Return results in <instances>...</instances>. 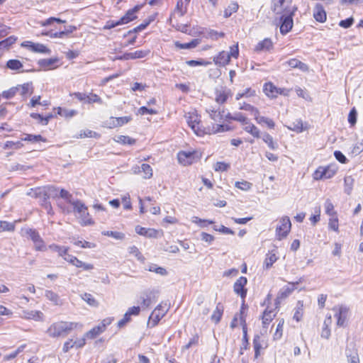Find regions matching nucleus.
Segmentation results:
<instances>
[{
    "label": "nucleus",
    "instance_id": "nucleus-25",
    "mask_svg": "<svg viewBox=\"0 0 363 363\" xmlns=\"http://www.w3.org/2000/svg\"><path fill=\"white\" fill-rule=\"evenodd\" d=\"M213 61L216 65L219 66H225L230 62V58L228 52L222 51L220 52L218 55L214 57Z\"/></svg>",
    "mask_w": 363,
    "mask_h": 363
},
{
    "label": "nucleus",
    "instance_id": "nucleus-1",
    "mask_svg": "<svg viewBox=\"0 0 363 363\" xmlns=\"http://www.w3.org/2000/svg\"><path fill=\"white\" fill-rule=\"evenodd\" d=\"M82 327L83 325L80 323L61 320L51 324L46 333L51 337H59L67 335L74 329Z\"/></svg>",
    "mask_w": 363,
    "mask_h": 363
},
{
    "label": "nucleus",
    "instance_id": "nucleus-41",
    "mask_svg": "<svg viewBox=\"0 0 363 363\" xmlns=\"http://www.w3.org/2000/svg\"><path fill=\"white\" fill-rule=\"evenodd\" d=\"M206 111L208 113L210 118L216 122H220L223 118V111L208 108Z\"/></svg>",
    "mask_w": 363,
    "mask_h": 363
},
{
    "label": "nucleus",
    "instance_id": "nucleus-48",
    "mask_svg": "<svg viewBox=\"0 0 363 363\" xmlns=\"http://www.w3.org/2000/svg\"><path fill=\"white\" fill-rule=\"evenodd\" d=\"M274 316L275 314H274L273 311L268 310V308H267L264 311L262 315V324L264 325V326H265L266 325H269Z\"/></svg>",
    "mask_w": 363,
    "mask_h": 363
},
{
    "label": "nucleus",
    "instance_id": "nucleus-35",
    "mask_svg": "<svg viewBox=\"0 0 363 363\" xmlns=\"http://www.w3.org/2000/svg\"><path fill=\"white\" fill-rule=\"evenodd\" d=\"M41 96H34L30 100L28 106L31 108L35 107L37 105H42L43 106L48 107L50 105V101L48 100H45L43 101H40Z\"/></svg>",
    "mask_w": 363,
    "mask_h": 363
},
{
    "label": "nucleus",
    "instance_id": "nucleus-17",
    "mask_svg": "<svg viewBox=\"0 0 363 363\" xmlns=\"http://www.w3.org/2000/svg\"><path fill=\"white\" fill-rule=\"evenodd\" d=\"M247 283V279L245 277H240L234 284L233 290L235 294L240 296L242 299H245L247 295V289L245 286Z\"/></svg>",
    "mask_w": 363,
    "mask_h": 363
},
{
    "label": "nucleus",
    "instance_id": "nucleus-23",
    "mask_svg": "<svg viewBox=\"0 0 363 363\" xmlns=\"http://www.w3.org/2000/svg\"><path fill=\"white\" fill-rule=\"evenodd\" d=\"M53 109L57 111V116L65 119H70L78 114V111L75 109H67L61 106L55 107Z\"/></svg>",
    "mask_w": 363,
    "mask_h": 363
},
{
    "label": "nucleus",
    "instance_id": "nucleus-63",
    "mask_svg": "<svg viewBox=\"0 0 363 363\" xmlns=\"http://www.w3.org/2000/svg\"><path fill=\"white\" fill-rule=\"evenodd\" d=\"M129 253L135 257L140 261L144 260L143 255L140 252L139 249L135 246H131L129 247Z\"/></svg>",
    "mask_w": 363,
    "mask_h": 363
},
{
    "label": "nucleus",
    "instance_id": "nucleus-3",
    "mask_svg": "<svg viewBox=\"0 0 363 363\" xmlns=\"http://www.w3.org/2000/svg\"><path fill=\"white\" fill-rule=\"evenodd\" d=\"M55 191H56V188L52 186H38L30 189L27 195L35 199H39L41 203L49 200L51 193Z\"/></svg>",
    "mask_w": 363,
    "mask_h": 363
},
{
    "label": "nucleus",
    "instance_id": "nucleus-34",
    "mask_svg": "<svg viewBox=\"0 0 363 363\" xmlns=\"http://www.w3.org/2000/svg\"><path fill=\"white\" fill-rule=\"evenodd\" d=\"M49 248L55 252H57L58 253V255L62 257H67L69 251L68 247H63L58 245L57 244H51L49 245Z\"/></svg>",
    "mask_w": 363,
    "mask_h": 363
},
{
    "label": "nucleus",
    "instance_id": "nucleus-62",
    "mask_svg": "<svg viewBox=\"0 0 363 363\" xmlns=\"http://www.w3.org/2000/svg\"><path fill=\"white\" fill-rule=\"evenodd\" d=\"M322 169L323 173H325V179L332 178L337 172V169L335 168L330 166L322 167Z\"/></svg>",
    "mask_w": 363,
    "mask_h": 363
},
{
    "label": "nucleus",
    "instance_id": "nucleus-50",
    "mask_svg": "<svg viewBox=\"0 0 363 363\" xmlns=\"http://www.w3.org/2000/svg\"><path fill=\"white\" fill-rule=\"evenodd\" d=\"M115 141L122 145H133L136 142L135 139L127 135H120L117 140L115 139Z\"/></svg>",
    "mask_w": 363,
    "mask_h": 363
},
{
    "label": "nucleus",
    "instance_id": "nucleus-6",
    "mask_svg": "<svg viewBox=\"0 0 363 363\" xmlns=\"http://www.w3.org/2000/svg\"><path fill=\"white\" fill-rule=\"evenodd\" d=\"M71 205L73 206L74 210L77 212L79 215H86L88 218H83L81 221V225L86 226L91 225L94 223L93 219L91 218L87 207L79 200L74 201Z\"/></svg>",
    "mask_w": 363,
    "mask_h": 363
},
{
    "label": "nucleus",
    "instance_id": "nucleus-12",
    "mask_svg": "<svg viewBox=\"0 0 363 363\" xmlns=\"http://www.w3.org/2000/svg\"><path fill=\"white\" fill-rule=\"evenodd\" d=\"M64 259L69 264L84 271H90L94 269V265L92 264L84 262L77 257L72 255H68L67 257H64Z\"/></svg>",
    "mask_w": 363,
    "mask_h": 363
},
{
    "label": "nucleus",
    "instance_id": "nucleus-2",
    "mask_svg": "<svg viewBox=\"0 0 363 363\" xmlns=\"http://www.w3.org/2000/svg\"><path fill=\"white\" fill-rule=\"evenodd\" d=\"M186 122L191 130L198 136H202L206 134V128L201 124L200 116L196 111L189 112L186 115Z\"/></svg>",
    "mask_w": 363,
    "mask_h": 363
},
{
    "label": "nucleus",
    "instance_id": "nucleus-18",
    "mask_svg": "<svg viewBox=\"0 0 363 363\" xmlns=\"http://www.w3.org/2000/svg\"><path fill=\"white\" fill-rule=\"evenodd\" d=\"M195 152L180 151L177 154V159L179 163L183 165H189L194 162Z\"/></svg>",
    "mask_w": 363,
    "mask_h": 363
},
{
    "label": "nucleus",
    "instance_id": "nucleus-51",
    "mask_svg": "<svg viewBox=\"0 0 363 363\" xmlns=\"http://www.w3.org/2000/svg\"><path fill=\"white\" fill-rule=\"evenodd\" d=\"M258 121L257 123L261 125L263 124H265L268 128L269 129H274L275 127V123L274 121L269 118H267L264 116H261L260 118H257Z\"/></svg>",
    "mask_w": 363,
    "mask_h": 363
},
{
    "label": "nucleus",
    "instance_id": "nucleus-42",
    "mask_svg": "<svg viewBox=\"0 0 363 363\" xmlns=\"http://www.w3.org/2000/svg\"><path fill=\"white\" fill-rule=\"evenodd\" d=\"M223 313V306L220 303H218L216 306V310L213 311L211 315L212 321L215 322V323H219L222 318Z\"/></svg>",
    "mask_w": 363,
    "mask_h": 363
},
{
    "label": "nucleus",
    "instance_id": "nucleus-4",
    "mask_svg": "<svg viewBox=\"0 0 363 363\" xmlns=\"http://www.w3.org/2000/svg\"><path fill=\"white\" fill-rule=\"evenodd\" d=\"M296 9H291L289 11L282 12L280 17V32L282 35L288 33L293 27V16Z\"/></svg>",
    "mask_w": 363,
    "mask_h": 363
},
{
    "label": "nucleus",
    "instance_id": "nucleus-38",
    "mask_svg": "<svg viewBox=\"0 0 363 363\" xmlns=\"http://www.w3.org/2000/svg\"><path fill=\"white\" fill-rule=\"evenodd\" d=\"M354 183V179L352 176H346L344 178V191L347 195H350Z\"/></svg>",
    "mask_w": 363,
    "mask_h": 363
},
{
    "label": "nucleus",
    "instance_id": "nucleus-53",
    "mask_svg": "<svg viewBox=\"0 0 363 363\" xmlns=\"http://www.w3.org/2000/svg\"><path fill=\"white\" fill-rule=\"evenodd\" d=\"M6 66L11 70H19L23 68V64L18 60H9L6 62Z\"/></svg>",
    "mask_w": 363,
    "mask_h": 363
},
{
    "label": "nucleus",
    "instance_id": "nucleus-7",
    "mask_svg": "<svg viewBox=\"0 0 363 363\" xmlns=\"http://www.w3.org/2000/svg\"><path fill=\"white\" fill-rule=\"evenodd\" d=\"M280 225L276 228V236L279 240L286 238L291 230V223L288 216H284L280 220Z\"/></svg>",
    "mask_w": 363,
    "mask_h": 363
},
{
    "label": "nucleus",
    "instance_id": "nucleus-49",
    "mask_svg": "<svg viewBox=\"0 0 363 363\" xmlns=\"http://www.w3.org/2000/svg\"><path fill=\"white\" fill-rule=\"evenodd\" d=\"M54 23H65L66 21L65 20H62V19L59 18L50 17V18L45 19V21H41L40 23V24L43 27H46V26L52 25Z\"/></svg>",
    "mask_w": 363,
    "mask_h": 363
},
{
    "label": "nucleus",
    "instance_id": "nucleus-14",
    "mask_svg": "<svg viewBox=\"0 0 363 363\" xmlns=\"http://www.w3.org/2000/svg\"><path fill=\"white\" fill-rule=\"evenodd\" d=\"M149 50H136L133 52H125L121 55H117L115 54V60H128L135 59H141L147 57L150 54Z\"/></svg>",
    "mask_w": 363,
    "mask_h": 363
},
{
    "label": "nucleus",
    "instance_id": "nucleus-54",
    "mask_svg": "<svg viewBox=\"0 0 363 363\" xmlns=\"http://www.w3.org/2000/svg\"><path fill=\"white\" fill-rule=\"evenodd\" d=\"M82 298L90 306L96 307L98 306V302L95 298L89 293H84L82 295Z\"/></svg>",
    "mask_w": 363,
    "mask_h": 363
},
{
    "label": "nucleus",
    "instance_id": "nucleus-39",
    "mask_svg": "<svg viewBox=\"0 0 363 363\" xmlns=\"http://www.w3.org/2000/svg\"><path fill=\"white\" fill-rule=\"evenodd\" d=\"M189 1L190 0H179L177 1L175 11L180 16H183L186 13Z\"/></svg>",
    "mask_w": 363,
    "mask_h": 363
},
{
    "label": "nucleus",
    "instance_id": "nucleus-61",
    "mask_svg": "<svg viewBox=\"0 0 363 363\" xmlns=\"http://www.w3.org/2000/svg\"><path fill=\"white\" fill-rule=\"evenodd\" d=\"M99 135L97 133L92 131L91 130H82L79 133V136H78L79 138H99Z\"/></svg>",
    "mask_w": 363,
    "mask_h": 363
},
{
    "label": "nucleus",
    "instance_id": "nucleus-37",
    "mask_svg": "<svg viewBox=\"0 0 363 363\" xmlns=\"http://www.w3.org/2000/svg\"><path fill=\"white\" fill-rule=\"evenodd\" d=\"M260 138L262 139V140L268 145L270 149L275 150L278 147L277 143L274 141L272 136L270 135L268 133H262Z\"/></svg>",
    "mask_w": 363,
    "mask_h": 363
},
{
    "label": "nucleus",
    "instance_id": "nucleus-40",
    "mask_svg": "<svg viewBox=\"0 0 363 363\" xmlns=\"http://www.w3.org/2000/svg\"><path fill=\"white\" fill-rule=\"evenodd\" d=\"M199 44V39H193L191 41L186 43H182L179 41L174 42V45L179 49H192L196 48Z\"/></svg>",
    "mask_w": 363,
    "mask_h": 363
},
{
    "label": "nucleus",
    "instance_id": "nucleus-20",
    "mask_svg": "<svg viewBox=\"0 0 363 363\" xmlns=\"http://www.w3.org/2000/svg\"><path fill=\"white\" fill-rule=\"evenodd\" d=\"M230 96H231L230 90L226 87H221L216 91V101L223 104L226 102Z\"/></svg>",
    "mask_w": 363,
    "mask_h": 363
},
{
    "label": "nucleus",
    "instance_id": "nucleus-5",
    "mask_svg": "<svg viewBox=\"0 0 363 363\" xmlns=\"http://www.w3.org/2000/svg\"><path fill=\"white\" fill-rule=\"evenodd\" d=\"M112 321L113 320L111 318L103 319L98 325L93 327L89 331L85 333V337L90 340L96 338L106 330L107 328L112 323Z\"/></svg>",
    "mask_w": 363,
    "mask_h": 363
},
{
    "label": "nucleus",
    "instance_id": "nucleus-58",
    "mask_svg": "<svg viewBox=\"0 0 363 363\" xmlns=\"http://www.w3.org/2000/svg\"><path fill=\"white\" fill-rule=\"evenodd\" d=\"M328 228L337 233L339 232L338 218L337 216H331L328 222Z\"/></svg>",
    "mask_w": 363,
    "mask_h": 363
},
{
    "label": "nucleus",
    "instance_id": "nucleus-11",
    "mask_svg": "<svg viewBox=\"0 0 363 363\" xmlns=\"http://www.w3.org/2000/svg\"><path fill=\"white\" fill-rule=\"evenodd\" d=\"M292 0H272V10L277 14L289 11L291 9H296L292 4Z\"/></svg>",
    "mask_w": 363,
    "mask_h": 363
},
{
    "label": "nucleus",
    "instance_id": "nucleus-24",
    "mask_svg": "<svg viewBox=\"0 0 363 363\" xmlns=\"http://www.w3.org/2000/svg\"><path fill=\"white\" fill-rule=\"evenodd\" d=\"M313 17L317 21L320 23H323L326 21V13L321 4H317L315 5L313 12Z\"/></svg>",
    "mask_w": 363,
    "mask_h": 363
},
{
    "label": "nucleus",
    "instance_id": "nucleus-52",
    "mask_svg": "<svg viewBox=\"0 0 363 363\" xmlns=\"http://www.w3.org/2000/svg\"><path fill=\"white\" fill-rule=\"evenodd\" d=\"M148 271L155 272L156 274H160L162 276H166L167 274V271L165 268L162 267H158L155 264H151L148 266Z\"/></svg>",
    "mask_w": 363,
    "mask_h": 363
},
{
    "label": "nucleus",
    "instance_id": "nucleus-56",
    "mask_svg": "<svg viewBox=\"0 0 363 363\" xmlns=\"http://www.w3.org/2000/svg\"><path fill=\"white\" fill-rule=\"evenodd\" d=\"M141 172H143V178L150 179L152 176V169L150 164L143 163L141 164Z\"/></svg>",
    "mask_w": 363,
    "mask_h": 363
},
{
    "label": "nucleus",
    "instance_id": "nucleus-44",
    "mask_svg": "<svg viewBox=\"0 0 363 363\" xmlns=\"http://www.w3.org/2000/svg\"><path fill=\"white\" fill-rule=\"evenodd\" d=\"M253 346L255 350V357L257 358L259 355L260 350L262 347L261 337L258 334H256L254 336Z\"/></svg>",
    "mask_w": 363,
    "mask_h": 363
},
{
    "label": "nucleus",
    "instance_id": "nucleus-29",
    "mask_svg": "<svg viewBox=\"0 0 363 363\" xmlns=\"http://www.w3.org/2000/svg\"><path fill=\"white\" fill-rule=\"evenodd\" d=\"M264 92L267 96L274 98L277 96L279 91L272 82H267L264 85Z\"/></svg>",
    "mask_w": 363,
    "mask_h": 363
},
{
    "label": "nucleus",
    "instance_id": "nucleus-26",
    "mask_svg": "<svg viewBox=\"0 0 363 363\" xmlns=\"http://www.w3.org/2000/svg\"><path fill=\"white\" fill-rule=\"evenodd\" d=\"M45 296L48 301L55 306H60L62 304V301L60 296L52 290H46L45 292Z\"/></svg>",
    "mask_w": 363,
    "mask_h": 363
},
{
    "label": "nucleus",
    "instance_id": "nucleus-57",
    "mask_svg": "<svg viewBox=\"0 0 363 363\" xmlns=\"http://www.w3.org/2000/svg\"><path fill=\"white\" fill-rule=\"evenodd\" d=\"M206 134H215L218 133H223L224 132V128L223 124H216L213 125L211 128L208 127L206 128Z\"/></svg>",
    "mask_w": 363,
    "mask_h": 363
},
{
    "label": "nucleus",
    "instance_id": "nucleus-64",
    "mask_svg": "<svg viewBox=\"0 0 363 363\" xmlns=\"http://www.w3.org/2000/svg\"><path fill=\"white\" fill-rule=\"evenodd\" d=\"M346 355L348 363H359V356L357 352H352L349 354L347 350Z\"/></svg>",
    "mask_w": 363,
    "mask_h": 363
},
{
    "label": "nucleus",
    "instance_id": "nucleus-27",
    "mask_svg": "<svg viewBox=\"0 0 363 363\" xmlns=\"http://www.w3.org/2000/svg\"><path fill=\"white\" fill-rule=\"evenodd\" d=\"M278 259L276 252L274 250L269 252L265 257L263 267L266 269L271 268L274 262Z\"/></svg>",
    "mask_w": 363,
    "mask_h": 363
},
{
    "label": "nucleus",
    "instance_id": "nucleus-47",
    "mask_svg": "<svg viewBox=\"0 0 363 363\" xmlns=\"http://www.w3.org/2000/svg\"><path fill=\"white\" fill-rule=\"evenodd\" d=\"M84 102L89 104H94V103L101 104L102 99L99 95L94 94L92 92H90L88 94H86V99H85Z\"/></svg>",
    "mask_w": 363,
    "mask_h": 363
},
{
    "label": "nucleus",
    "instance_id": "nucleus-8",
    "mask_svg": "<svg viewBox=\"0 0 363 363\" xmlns=\"http://www.w3.org/2000/svg\"><path fill=\"white\" fill-rule=\"evenodd\" d=\"M77 28L75 26L69 25L65 27L63 30L54 31L53 30H49L42 33L43 35L48 36L51 38H64L68 37L73 32L77 30Z\"/></svg>",
    "mask_w": 363,
    "mask_h": 363
},
{
    "label": "nucleus",
    "instance_id": "nucleus-10",
    "mask_svg": "<svg viewBox=\"0 0 363 363\" xmlns=\"http://www.w3.org/2000/svg\"><path fill=\"white\" fill-rule=\"evenodd\" d=\"M21 46L33 52L44 54H49L50 52V50L45 45L38 43H34L30 40L22 42Z\"/></svg>",
    "mask_w": 363,
    "mask_h": 363
},
{
    "label": "nucleus",
    "instance_id": "nucleus-31",
    "mask_svg": "<svg viewBox=\"0 0 363 363\" xmlns=\"http://www.w3.org/2000/svg\"><path fill=\"white\" fill-rule=\"evenodd\" d=\"M23 314L25 318L36 321L43 320L44 317L43 313L40 311H25Z\"/></svg>",
    "mask_w": 363,
    "mask_h": 363
},
{
    "label": "nucleus",
    "instance_id": "nucleus-46",
    "mask_svg": "<svg viewBox=\"0 0 363 363\" xmlns=\"http://www.w3.org/2000/svg\"><path fill=\"white\" fill-rule=\"evenodd\" d=\"M16 228L14 223H10L6 220H0V233L9 231L13 232Z\"/></svg>",
    "mask_w": 363,
    "mask_h": 363
},
{
    "label": "nucleus",
    "instance_id": "nucleus-16",
    "mask_svg": "<svg viewBox=\"0 0 363 363\" xmlns=\"http://www.w3.org/2000/svg\"><path fill=\"white\" fill-rule=\"evenodd\" d=\"M333 310L336 311L335 317L337 318V325L339 326H344L347 317L349 308L345 305H341L334 308Z\"/></svg>",
    "mask_w": 363,
    "mask_h": 363
},
{
    "label": "nucleus",
    "instance_id": "nucleus-43",
    "mask_svg": "<svg viewBox=\"0 0 363 363\" xmlns=\"http://www.w3.org/2000/svg\"><path fill=\"white\" fill-rule=\"evenodd\" d=\"M16 38L9 36L7 38L0 41V52L4 50H8L13 44L15 43Z\"/></svg>",
    "mask_w": 363,
    "mask_h": 363
},
{
    "label": "nucleus",
    "instance_id": "nucleus-60",
    "mask_svg": "<svg viewBox=\"0 0 363 363\" xmlns=\"http://www.w3.org/2000/svg\"><path fill=\"white\" fill-rule=\"evenodd\" d=\"M132 120V117L130 116H125L123 117H115V127L116 126H123L125 124H127Z\"/></svg>",
    "mask_w": 363,
    "mask_h": 363
},
{
    "label": "nucleus",
    "instance_id": "nucleus-28",
    "mask_svg": "<svg viewBox=\"0 0 363 363\" xmlns=\"http://www.w3.org/2000/svg\"><path fill=\"white\" fill-rule=\"evenodd\" d=\"M273 47V43L269 38H265L263 40L258 43L256 45L255 50L256 52L268 51L270 50Z\"/></svg>",
    "mask_w": 363,
    "mask_h": 363
},
{
    "label": "nucleus",
    "instance_id": "nucleus-19",
    "mask_svg": "<svg viewBox=\"0 0 363 363\" xmlns=\"http://www.w3.org/2000/svg\"><path fill=\"white\" fill-rule=\"evenodd\" d=\"M135 230L138 235L148 238H157L160 233V231L154 228H147L140 225L135 226Z\"/></svg>",
    "mask_w": 363,
    "mask_h": 363
},
{
    "label": "nucleus",
    "instance_id": "nucleus-21",
    "mask_svg": "<svg viewBox=\"0 0 363 363\" xmlns=\"http://www.w3.org/2000/svg\"><path fill=\"white\" fill-rule=\"evenodd\" d=\"M23 136L21 139L23 142H27L30 143H47L48 140L46 138L43 137L41 135H33L30 133H23Z\"/></svg>",
    "mask_w": 363,
    "mask_h": 363
},
{
    "label": "nucleus",
    "instance_id": "nucleus-32",
    "mask_svg": "<svg viewBox=\"0 0 363 363\" xmlns=\"http://www.w3.org/2000/svg\"><path fill=\"white\" fill-rule=\"evenodd\" d=\"M301 281V279H300V280L298 281L291 282L290 284H291L293 286L292 288H290L289 286H285V287H283L282 289H281L279 292L278 297L280 298H285L287 296H289L294 290V286L298 284Z\"/></svg>",
    "mask_w": 363,
    "mask_h": 363
},
{
    "label": "nucleus",
    "instance_id": "nucleus-9",
    "mask_svg": "<svg viewBox=\"0 0 363 363\" xmlns=\"http://www.w3.org/2000/svg\"><path fill=\"white\" fill-rule=\"evenodd\" d=\"M140 313V306H133L129 308L124 314L123 317L117 323V327L119 329L124 328L128 323L132 320L133 316H138L139 315Z\"/></svg>",
    "mask_w": 363,
    "mask_h": 363
},
{
    "label": "nucleus",
    "instance_id": "nucleus-36",
    "mask_svg": "<svg viewBox=\"0 0 363 363\" xmlns=\"http://www.w3.org/2000/svg\"><path fill=\"white\" fill-rule=\"evenodd\" d=\"M24 147L21 139L17 141H6L3 146L4 150H19Z\"/></svg>",
    "mask_w": 363,
    "mask_h": 363
},
{
    "label": "nucleus",
    "instance_id": "nucleus-30",
    "mask_svg": "<svg viewBox=\"0 0 363 363\" xmlns=\"http://www.w3.org/2000/svg\"><path fill=\"white\" fill-rule=\"evenodd\" d=\"M58 60L57 58L43 59L39 62V65L45 69H53L57 67L55 64L58 62Z\"/></svg>",
    "mask_w": 363,
    "mask_h": 363
},
{
    "label": "nucleus",
    "instance_id": "nucleus-33",
    "mask_svg": "<svg viewBox=\"0 0 363 363\" xmlns=\"http://www.w3.org/2000/svg\"><path fill=\"white\" fill-rule=\"evenodd\" d=\"M241 325L242 328L243 333L241 350H247L249 347V342L247 337V327L246 324V320H244L243 318H241Z\"/></svg>",
    "mask_w": 363,
    "mask_h": 363
},
{
    "label": "nucleus",
    "instance_id": "nucleus-13",
    "mask_svg": "<svg viewBox=\"0 0 363 363\" xmlns=\"http://www.w3.org/2000/svg\"><path fill=\"white\" fill-rule=\"evenodd\" d=\"M141 7L142 5H136L133 9H129L119 20L115 21V27L119 25L126 24L135 20L137 18L136 13Z\"/></svg>",
    "mask_w": 363,
    "mask_h": 363
},
{
    "label": "nucleus",
    "instance_id": "nucleus-45",
    "mask_svg": "<svg viewBox=\"0 0 363 363\" xmlns=\"http://www.w3.org/2000/svg\"><path fill=\"white\" fill-rule=\"evenodd\" d=\"M239 8V5L237 2H231L227 8L224 10L223 16L225 18H229L233 13L237 12Z\"/></svg>",
    "mask_w": 363,
    "mask_h": 363
},
{
    "label": "nucleus",
    "instance_id": "nucleus-22",
    "mask_svg": "<svg viewBox=\"0 0 363 363\" xmlns=\"http://www.w3.org/2000/svg\"><path fill=\"white\" fill-rule=\"evenodd\" d=\"M141 304L144 307H149L152 303L155 302V294L152 291H146L140 296Z\"/></svg>",
    "mask_w": 363,
    "mask_h": 363
},
{
    "label": "nucleus",
    "instance_id": "nucleus-15",
    "mask_svg": "<svg viewBox=\"0 0 363 363\" xmlns=\"http://www.w3.org/2000/svg\"><path fill=\"white\" fill-rule=\"evenodd\" d=\"M161 305L157 306V308L153 311L151 315L149 317V320L147 322V327L153 328L156 326L160 320L164 316L166 311H162Z\"/></svg>",
    "mask_w": 363,
    "mask_h": 363
},
{
    "label": "nucleus",
    "instance_id": "nucleus-55",
    "mask_svg": "<svg viewBox=\"0 0 363 363\" xmlns=\"http://www.w3.org/2000/svg\"><path fill=\"white\" fill-rule=\"evenodd\" d=\"M26 345H22L20 347H18L15 351L13 352H11L10 354L4 356V359L5 361H9L12 359L16 358L18 354L23 351V350L26 348Z\"/></svg>",
    "mask_w": 363,
    "mask_h": 363
},
{
    "label": "nucleus",
    "instance_id": "nucleus-59",
    "mask_svg": "<svg viewBox=\"0 0 363 363\" xmlns=\"http://www.w3.org/2000/svg\"><path fill=\"white\" fill-rule=\"evenodd\" d=\"M325 213L331 216H337V213L334 211V206L330 199H327L325 202Z\"/></svg>",
    "mask_w": 363,
    "mask_h": 363
}]
</instances>
